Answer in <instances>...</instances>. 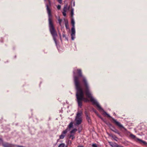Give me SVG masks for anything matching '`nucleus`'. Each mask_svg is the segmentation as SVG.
I'll return each instance as SVG.
<instances>
[{
	"label": "nucleus",
	"instance_id": "f257e3e1",
	"mask_svg": "<svg viewBox=\"0 0 147 147\" xmlns=\"http://www.w3.org/2000/svg\"><path fill=\"white\" fill-rule=\"evenodd\" d=\"M75 70L73 71L74 78V84L76 90V97L78 106L81 108L82 105V101L85 102L89 101L86 98L84 97V94L82 85L79 81V77L75 75Z\"/></svg>",
	"mask_w": 147,
	"mask_h": 147
},
{
	"label": "nucleus",
	"instance_id": "f03ea898",
	"mask_svg": "<svg viewBox=\"0 0 147 147\" xmlns=\"http://www.w3.org/2000/svg\"><path fill=\"white\" fill-rule=\"evenodd\" d=\"M77 71L79 76L82 77L83 78L82 81L86 88L85 92L86 96L90 99V101L93 105H96L99 109L103 111V109L102 108L96 100L92 96V94L89 90V86L86 79L85 77H83L81 70L80 69H77Z\"/></svg>",
	"mask_w": 147,
	"mask_h": 147
},
{
	"label": "nucleus",
	"instance_id": "7ed1b4c3",
	"mask_svg": "<svg viewBox=\"0 0 147 147\" xmlns=\"http://www.w3.org/2000/svg\"><path fill=\"white\" fill-rule=\"evenodd\" d=\"M82 114V111L78 112L75 119L76 125H79L81 123L82 120L81 117Z\"/></svg>",
	"mask_w": 147,
	"mask_h": 147
},
{
	"label": "nucleus",
	"instance_id": "20e7f679",
	"mask_svg": "<svg viewBox=\"0 0 147 147\" xmlns=\"http://www.w3.org/2000/svg\"><path fill=\"white\" fill-rule=\"evenodd\" d=\"M71 24L72 25V27L71 29V38L72 40H74L75 38L76 32L75 28V22L73 18L71 19Z\"/></svg>",
	"mask_w": 147,
	"mask_h": 147
},
{
	"label": "nucleus",
	"instance_id": "39448f33",
	"mask_svg": "<svg viewBox=\"0 0 147 147\" xmlns=\"http://www.w3.org/2000/svg\"><path fill=\"white\" fill-rule=\"evenodd\" d=\"M69 131V130L68 128H67L65 130L63 131L62 132V134L59 136V139H63L65 136V135Z\"/></svg>",
	"mask_w": 147,
	"mask_h": 147
},
{
	"label": "nucleus",
	"instance_id": "423d86ee",
	"mask_svg": "<svg viewBox=\"0 0 147 147\" xmlns=\"http://www.w3.org/2000/svg\"><path fill=\"white\" fill-rule=\"evenodd\" d=\"M130 136L131 138L133 139H135V140L136 139L138 141L142 142L143 143L145 144L146 143L145 141H142L141 140L136 138L135 136L134 135L132 134H130Z\"/></svg>",
	"mask_w": 147,
	"mask_h": 147
},
{
	"label": "nucleus",
	"instance_id": "0eeeda50",
	"mask_svg": "<svg viewBox=\"0 0 147 147\" xmlns=\"http://www.w3.org/2000/svg\"><path fill=\"white\" fill-rule=\"evenodd\" d=\"M113 121L115 123V124L117 125L119 127L125 129V128L120 123L117 121L116 120L114 119H113Z\"/></svg>",
	"mask_w": 147,
	"mask_h": 147
},
{
	"label": "nucleus",
	"instance_id": "6e6552de",
	"mask_svg": "<svg viewBox=\"0 0 147 147\" xmlns=\"http://www.w3.org/2000/svg\"><path fill=\"white\" fill-rule=\"evenodd\" d=\"M85 114L86 116V119L88 121L89 123H91V120L89 116V114L87 111H85Z\"/></svg>",
	"mask_w": 147,
	"mask_h": 147
},
{
	"label": "nucleus",
	"instance_id": "1a4fd4ad",
	"mask_svg": "<svg viewBox=\"0 0 147 147\" xmlns=\"http://www.w3.org/2000/svg\"><path fill=\"white\" fill-rule=\"evenodd\" d=\"M4 147H13V145L7 143H4L2 144Z\"/></svg>",
	"mask_w": 147,
	"mask_h": 147
},
{
	"label": "nucleus",
	"instance_id": "9d476101",
	"mask_svg": "<svg viewBox=\"0 0 147 147\" xmlns=\"http://www.w3.org/2000/svg\"><path fill=\"white\" fill-rule=\"evenodd\" d=\"M109 144L112 147H116L117 144L115 143H113L111 142H109Z\"/></svg>",
	"mask_w": 147,
	"mask_h": 147
},
{
	"label": "nucleus",
	"instance_id": "9b49d317",
	"mask_svg": "<svg viewBox=\"0 0 147 147\" xmlns=\"http://www.w3.org/2000/svg\"><path fill=\"white\" fill-rule=\"evenodd\" d=\"M109 136H110L112 138H113V139L115 141H117V139H118V138L117 137H116L115 136L113 135L112 134H111L109 135Z\"/></svg>",
	"mask_w": 147,
	"mask_h": 147
},
{
	"label": "nucleus",
	"instance_id": "f8f14e48",
	"mask_svg": "<svg viewBox=\"0 0 147 147\" xmlns=\"http://www.w3.org/2000/svg\"><path fill=\"white\" fill-rule=\"evenodd\" d=\"M65 21V26L66 29H68L69 28V25L67 20H66L65 19H64Z\"/></svg>",
	"mask_w": 147,
	"mask_h": 147
},
{
	"label": "nucleus",
	"instance_id": "ddd939ff",
	"mask_svg": "<svg viewBox=\"0 0 147 147\" xmlns=\"http://www.w3.org/2000/svg\"><path fill=\"white\" fill-rule=\"evenodd\" d=\"M73 126V123L72 122H71L70 123L68 126V129L70 130V129Z\"/></svg>",
	"mask_w": 147,
	"mask_h": 147
},
{
	"label": "nucleus",
	"instance_id": "4468645a",
	"mask_svg": "<svg viewBox=\"0 0 147 147\" xmlns=\"http://www.w3.org/2000/svg\"><path fill=\"white\" fill-rule=\"evenodd\" d=\"M58 21L59 22V23L60 25V26H61V22L62 21V20L60 18H58Z\"/></svg>",
	"mask_w": 147,
	"mask_h": 147
},
{
	"label": "nucleus",
	"instance_id": "2eb2a0df",
	"mask_svg": "<svg viewBox=\"0 0 147 147\" xmlns=\"http://www.w3.org/2000/svg\"><path fill=\"white\" fill-rule=\"evenodd\" d=\"M77 131V129H74L70 131V133L72 134L75 132Z\"/></svg>",
	"mask_w": 147,
	"mask_h": 147
},
{
	"label": "nucleus",
	"instance_id": "dca6fc26",
	"mask_svg": "<svg viewBox=\"0 0 147 147\" xmlns=\"http://www.w3.org/2000/svg\"><path fill=\"white\" fill-rule=\"evenodd\" d=\"M112 130L113 131L115 132V133H117L119 134V133L118 131L116 129H115L114 130Z\"/></svg>",
	"mask_w": 147,
	"mask_h": 147
},
{
	"label": "nucleus",
	"instance_id": "f3484780",
	"mask_svg": "<svg viewBox=\"0 0 147 147\" xmlns=\"http://www.w3.org/2000/svg\"><path fill=\"white\" fill-rule=\"evenodd\" d=\"M65 146V144L64 143H62L60 144L58 147H64Z\"/></svg>",
	"mask_w": 147,
	"mask_h": 147
},
{
	"label": "nucleus",
	"instance_id": "a211bd4d",
	"mask_svg": "<svg viewBox=\"0 0 147 147\" xmlns=\"http://www.w3.org/2000/svg\"><path fill=\"white\" fill-rule=\"evenodd\" d=\"M64 11H66L67 10V5H65L64 6L63 9Z\"/></svg>",
	"mask_w": 147,
	"mask_h": 147
},
{
	"label": "nucleus",
	"instance_id": "6ab92c4d",
	"mask_svg": "<svg viewBox=\"0 0 147 147\" xmlns=\"http://www.w3.org/2000/svg\"><path fill=\"white\" fill-rule=\"evenodd\" d=\"M74 15V9H72L71 11V16L72 17Z\"/></svg>",
	"mask_w": 147,
	"mask_h": 147
},
{
	"label": "nucleus",
	"instance_id": "aec40b11",
	"mask_svg": "<svg viewBox=\"0 0 147 147\" xmlns=\"http://www.w3.org/2000/svg\"><path fill=\"white\" fill-rule=\"evenodd\" d=\"M69 138H71L72 140H73L74 138V135H71L69 136Z\"/></svg>",
	"mask_w": 147,
	"mask_h": 147
},
{
	"label": "nucleus",
	"instance_id": "412c9836",
	"mask_svg": "<svg viewBox=\"0 0 147 147\" xmlns=\"http://www.w3.org/2000/svg\"><path fill=\"white\" fill-rule=\"evenodd\" d=\"M13 147H24L23 146H20L19 145H14L13 146Z\"/></svg>",
	"mask_w": 147,
	"mask_h": 147
},
{
	"label": "nucleus",
	"instance_id": "4be33fe9",
	"mask_svg": "<svg viewBox=\"0 0 147 147\" xmlns=\"http://www.w3.org/2000/svg\"><path fill=\"white\" fill-rule=\"evenodd\" d=\"M61 6L60 5H58L57 6V9L59 10L60 9H61Z\"/></svg>",
	"mask_w": 147,
	"mask_h": 147
},
{
	"label": "nucleus",
	"instance_id": "5701e85b",
	"mask_svg": "<svg viewBox=\"0 0 147 147\" xmlns=\"http://www.w3.org/2000/svg\"><path fill=\"white\" fill-rule=\"evenodd\" d=\"M66 11H64L63 12V15L64 16H66Z\"/></svg>",
	"mask_w": 147,
	"mask_h": 147
},
{
	"label": "nucleus",
	"instance_id": "b1692460",
	"mask_svg": "<svg viewBox=\"0 0 147 147\" xmlns=\"http://www.w3.org/2000/svg\"><path fill=\"white\" fill-rule=\"evenodd\" d=\"M92 146L93 147H97V146L96 144H92Z\"/></svg>",
	"mask_w": 147,
	"mask_h": 147
},
{
	"label": "nucleus",
	"instance_id": "393cba45",
	"mask_svg": "<svg viewBox=\"0 0 147 147\" xmlns=\"http://www.w3.org/2000/svg\"><path fill=\"white\" fill-rule=\"evenodd\" d=\"M57 48L58 49V50L59 51V50L60 49H62V47H57Z\"/></svg>",
	"mask_w": 147,
	"mask_h": 147
},
{
	"label": "nucleus",
	"instance_id": "a878e982",
	"mask_svg": "<svg viewBox=\"0 0 147 147\" xmlns=\"http://www.w3.org/2000/svg\"><path fill=\"white\" fill-rule=\"evenodd\" d=\"M104 113L106 115H107L108 117H110V115L108 114L106 112H104Z\"/></svg>",
	"mask_w": 147,
	"mask_h": 147
},
{
	"label": "nucleus",
	"instance_id": "bb28decb",
	"mask_svg": "<svg viewBox=\"0 0 147 147\" xmlns=\"http://www.w3.org/2000/svg\"><path fill=\"white\" fill-rule=\"evenodd\" d=\"M58 2L60 4L62 3V0H57Z\"/></svg>",
	"mask_w": 147,
	"mask_h": 147
},
{
	"label": "nucleus",
	"instance_id": "cd10ccee",
	"mask_svg": "<svg viewBox=\"0 0 147 147\" xmlns=\"http://www.w3.org/2000/svg\"><path fill=\"white\" fill-rule=\"evenodd\" d=\"M116 147H123V146H119V145H118L117 144V146H116Z\"/></svg>",
	"mask_w": 147,
	"mask_h": 147
},
{
	"label": "nucleus",
	"instance_id": "c85d7f7f",
	"mask_svg": "<svg viewBox=\"0 0 147 147\" xmlns=\"http://www.w3.org/2000/svg\"><path fill=\"white\" fill-rule=\"evenodd\" d=\"M78 147H84V146H78Z\"/></svg>",
	"mask_w": 147,
	"mask_h": 147
},
{
	"label": "nucleus",
	"instance_id": "c756f323",
	"mask_svg": "<svg viewBox=\"0 0 147 147\" xmlns=\"http://www.w3.org/2000/svg\"><path fill=\"white\" fill-rule=\"evenodd\" d=\"M2 141V139L0 138V142Z\"/></svg>",
	"mask_w": 147,
	"mask_h": 147
},
{
	"label": "nucleus",
	"instance_id": "7c9ffc66",
	"mask_svg": "<svg viewBox=\"0 0 147 147\" xmlns=\"http://www.w3.org/2000/svg\"><path fill=\"white\" fill-rule=\"evenodd\" d=\"M74 6H75V2H74Z\"/></svg>",
	"mask_w": 147,
	"mask_h": 147
},
{
	"label": "nucleus",
	"instance_id": "2f4dec72",
	"mask_svg": "<svg viewBox=\"0 0 147 147\" xmlns=\"http://www.w3.org/2000/svg\"><path fill=\"white\" fill-rule=\"evenodd\" d=\"M59 35H60V36H61V34H60V33H59Z\"/></svg>",
	"mask_w": 147,
	"mask_h": 147
},
{
	"label": "nucleus",
	"instance_id": "473e14b6",
	"mask_svg": "<svg viewBox=\"0 0 147 147\" xmlns=\"http://www.w3.org/2000/svg\"><path fill=\"white\" fill-rule=\"evenodd\" d=\"M63 36H65V35H63Z\"/></svg>",
	"mask_w": 147,
	"mask_h": 147
},
{
	"label": "nucleus",
	"instance_id": "72a5a7b5",
	"mask_svg": "<svg viewBox=\"0 0 147 147\" xmlns=\"http://www.w3.org/2000/svg\"><path fill=\"white\" fill-rule=\"evenodd\" d=\"M65 147H67V146H66Z\"/></svg>",
	"mask_w": 147,
	"mask_h": 147
}]
</instances>
